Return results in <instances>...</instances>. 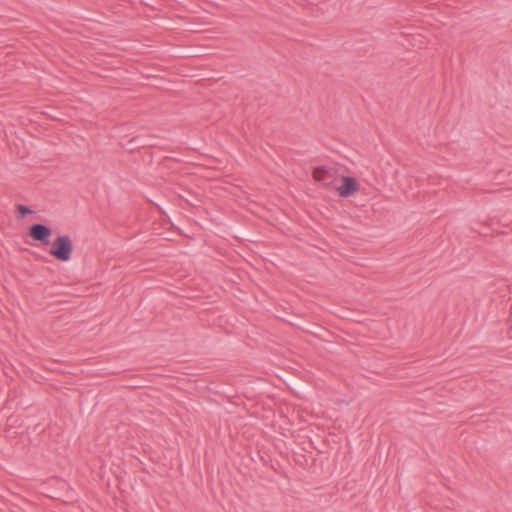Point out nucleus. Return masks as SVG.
Instances as JSON below:
<instances>
[{
  "label": "nucleus",
  "instance_id": "nucleus-1",
  "mask_svg": "<svg viewBox=\"0 0 512 512\" xmlns=\"http://www.w3.org/2000/svg\"><path fill=\"white\" fill-rule=\"evenodd\" d=\"M73 252L72 240L68 235L58 236L52 243L49 253L59 261L66 262Z\"/></svg>",
  "mask_w": 512,
  "mask_h": 512
},
{
  "label": "nucleus",
  "instance_id": "nucleus-2",
  "mask_svg": "<svg viewBox=\"0 0 512 512\" xmlns=\"http://www.w3.org/2000/svg\"><path fill=\"white\" fill-rule=\"evenodd\" d=\"M361 185L357 178L352 176L340 177L335 191L340 197L348 198L355 196L360 191Z\"/></svg>",
  "mask_w": 512,
  "mask_h": 512
},
{
  "label": "nucleus",
  "instance_id": "nucleus-3",
  "mask_svg": "<svg viewBox=\"0 0 512 512\" xmlns=\"http://www.w3.org/2000/svg\"><path fill=\"white\" fill-rule=\"evenodd\" d=\"M51 234V229L43 224H34L29 229L30 237L39 241L43 245H48L50 243L49 237Z\"/></svg>",
  "mask_w": 512,
  "mask_h": 512
},
{
  "label": "nucleus",
  "instance_id": "nucleus-4",
  "mask_svg": "<svg viewBox=\"0 0 512 512\" xmlns=\"http://www.w3.org/2000/svg\"><path fill=\"white\" fill-rule=\"evenodd\" d=\"M335 177V171L329 166H318L313 170V179L323 185H330Z\"/></svg>",
  "mask_w": 512,
  "mask_h": 512
},
{
  "label": "nucleus",
  "instance_id": "nucleus-5",
  "mask_svg": "<svg viewBox=\"0 0 512 512\" xmlns=\"http://www.w3.org/2000/svg\"><path fill=\"white\" fill-rule=\"evenodd\" d=\"M17 211L22 217L32 213V210L21 204L17 206Z\"/></svg>",
  "mask_w": 512,
  "mask_h": 512
}]
</instances>
